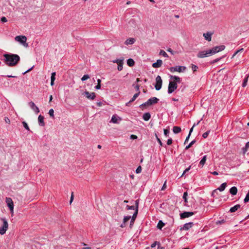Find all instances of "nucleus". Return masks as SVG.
Listing matches in <instances>:
<instances>
[{"label": "nucleus", "instance_id": "f257e3e1", "mask_svg": "<svg viewBox=\"0 0 249 249\" xmlns=\"http://www.w3.org/2000/svg\"><path fill=\"white\" fill-rule=\"evenodd\" d=\"M4 62L10 67L16 66L20 60V57L16 54L5 53L3 54Z\"/></svg>", "mask_w": 249, "mask_h": 249}, {"label": "nucleus", "instance_id": "f03ea898", "mask_svg": "<svg viewBox=\"0 0 249 249\" xmlns=\"http://www.w3.org/2000/svg\"><path fill=\"white\" fill-rule=\"evenodd\" d=\"M15 39L16 41L19 42L25 47H28V44L26 43L27 37L25 36H16Z\"/></svg>", "mask_w": 249, "mask_h": 249}, {"label": "nucleus", "instance_id": "7ed1b4c3", "mask_svg": "<svg viewBox=\"0 0 249 249\" xmlns=\"http://www.w3.org/2000/svg\"><path fill=\"white\" fill-rule=\"evenodd\" d=\"M225 49V46L224 45H220L217 46H215L212 48L211 49H209L211 55L214 54L216 53H217L219 52L223 51Z\"/></svg>", "mask_w": 249, "mask_h": 249}, {"label": "nucleus", "instance_id": "20e7f679", "mask_svg": "<svg viewBox=\"0 0 249 249\" xmlns=\"http://www.w3.org/2000/svg\"><path fill=\"white\" fill-rule=\"evenodd\" d=\"M186 68L185 66H176L169 68V70L172 72H182L185 71Z\"/></svg>", "mask_w": 249, "mask_h": 249}, {"label": "nucleus", "instance_id": "39448f33", "mask_svg": "<svg viewBox=\"0 0 249 249\" xmlns=\"http://www.w3.org/2000/svg\"><path fill=\"white\" fill-rule=\"evenodd\" d=\"M135 204L136 205V211L133 213L132 217H131V221L130 223V227L131 228L134 224L135 219L137 217L138 213V206H139V200H137L135 201Z\"/></svg>", "mask_w": 249, "mask_h": 249}, {"label": "nucleus", "instance_id": "423d86ee", "mask_svg": "<svg viewBox=\"0 0 249 249\" xmlns=\"http://www.w3.org/2000/svg\"><path fill=\"white\" fill-rule=\"evenodd\" d=\"M3 222V225L0 228V234L3 235L6 231L8 228V224L5 218H1Z\"/></svg>", "mask_w": 249, "mask_h": 249}, {"label": "nucleus", "instance_id": "0eeeda50", "mask_svg": "<svg viewBox=\"0 0 249 249\" xmlns=\"http://www.w3.org/2000/svg\"><path fill=\"white\" fill-rule=\"evenodd\" d=\"M5 202L7 206L9 208L10 213L12 216L14 214V203L13 200L10 197H6Z\"/></svg>", "mask_w": 249, "mask_h": 249}, {"label": "nucleus", "instance_id": "6e6552de", "mask_svg": "<svg viewBox=\"0 0 249 249\" xmlns=\"http://www.w3.org/2000/svg\"><path fill=\"white\" fill-rule=\"evenodd\" d=\"M178 88L177 83L175 81H170L168 86V93L171 94Z\"/></svg>", "mask_w": 249, "mask_h": 249}, {"label": "nucleus", "instance_id": "1a4fd4ad", "mask_svg": "<svg viewBox=\"0 0 249 249\" xmlns=\"http://www.w3.org/2000/svg\"><path fill=\"white\" fill-rule=\"evenodd\" d=\"M158 101H159V99H158L157 98L152 97V98H151L149 99H148L147 100V101L145 103L141 105L140 107H142L143 106H150L152 104H156V103H158Z\"/></svg>", "mask_w": 249, "mask_h": 249}, {"label": "nucleus", "instance_id": "9d476101", "mask_svg": "<svg viewBox=\"0 0 249 249\" xmlns=\"http://www.w3.org/2000/svg\"><path fill=\"white\" fill-rule=\"evenodd\" d=\"M156 85H155V88L157 90H159L162 86V81L161 78V77L159 75H158L156 78Z\"/></svg>", "mask_w": 249, "mask_h": 249}, {"label": "nucleus", "instance_id": "9b49d317", "mask_svg": "<svg viewBox=\"0 0 249 249\" xmlns=\"http://www.w3.org/2000/svg\"><path fill=\"white\" fill-rule=\"evenodd\" d=\"M210 55H211L209 50L200 51L197 54V57L198 58H204Z\"/></svg>", "mask_w": 249, "mask_h": 249}, {"label": "nucleus", "instance_id": "f8f14e48", "mask_svg": "<svg viewBox=\"0 0 249 249\" xmlns=\"http://www.w3.org/2000/svg\"><path fill=\"white\" fill-rule=\"evenodd\" d=\"M28 105L36 114H38L39 112V109L38 107L35 105V104L33 102L31 101L29 102Z\"/></svg>", "mask_w": 249, "mask_h": 249}, {"label": "nucleus", "instance_id": "ddd939ff", "mask_svg": "<svg viewBox=\"0 0 249 249\" xmlns=\"http://www.w3.org/2000/svg\"><path fill=\"white\" fill-rule=\"evenodd\" d=\"M194 214V213L193 212H184L180 214V217L181 219H184L192 216Z\"/></svg>", "mask_w": 249, "mask_h": 249}, {"label": "nucleus", "instance_id": "4468645a", "mask_svg": "<svg viewBox=\"0 0 249 249\" xmlns=\"http://www.w3.org/2000/svg\"><path fill=\"white\" fill-rule=\"evenodd\" d=\"M87 98L93 100L95 98V94L94 92H89V91H85L84 93Z\"/></svg>", "mask_w": 249, "mask_h": 249}, {"label": "nucleus", "instance_id": "2eb2a0df", "mask_svg": "<svg viewBox=\"0 0 249 249\" xmlns=\"http://www.w3.org/2000/svg\"><path fill=\"white\" fill-rule=\"evenodd\" d=\"M193 225V222H189L185 223L182 228H181V230L187 231L190 229Z\"/></svg>", "mask_w": 249, "mask_h": 249}, {"label": "nucleus", "instance_id": "dca6fc26", "mask_svg": "<svg viewBox=\"0 0 249 249\" xmlns=\"http://www.w3.org/2000/svg\"><path fill=\"white\" fill-rule=\"evenodd\" d=\"M212 35H213V33H210V32H207L206 33H204L203 36L206 40H207L208 41H210L212 40Z\"/></svg>", "mask_w": 249, "mask_h": 249}, {"label": "nucleus", "instance_id": "f3484780", "mask_svg": "<svg viewBox=\"0 0 249 249\" xmlns=\"http://www.w3.org/2000/svg\"><path fill=\"white\" fill-rule=\"evenodd\" d=\"M121 118L114 115L112 116L111 122L113 123L117 124L119 123V121H121Z\"/></svg>", "mask_w": 249, "mask_h": 249}, {"label": "nucleus", "instance_id": "a211bd4d", "mask_svg": "<svg viewBox=\"0 0 249 249\" xmlns=\"http://www.w3.org/2000/svg\"><path fill=\"white\" fill-rule=\"evenodd\" d=\"M162 64V61L160 59H158L157 60L156 62H155L152 64V67L155 68H158L161 67Z\"/></svg>", "mask_w": 249, "mask_h": 249}, {"label": "nucleus", "instance_id": "6ab92c4d", "mask_svg": "<svg viewBox=\"0 0 249 249\" xmlns=\"http://www.w3.org/2000/svg\"><path fill=\"white\" fill-rule=\"evenodd\" d=\"M38 124L41 126H44L45 125V123L44 122V117L41 115H39L38 117Z\"/></svg>", "mask_w": 249, "mask_h": 249}, {"label": "nucleus", "instance_id": "aec40b11", "mask_svg": "<svg viewBox=\"0 0 249 249\" xmlns=\"http://www.w3.org/2000/svg\"><path fill=\"white\" fill-rule=\"evenodd\" d=\"M135 42V39L134 38H129L126 39L124 42L125 45H132Z\"/></svg>", "mask_w": 249, "mask_h": 249}, {"label": "nucleus", "instance_id": "412c9836", "mask_svg": "<svg viewBox=\"0 0 249 249\" xmlns=\"http://www.w3.org/2000/svg\"><path fill=\"white\" fill-rule=\"evenodd\" d=\"M150 117L151 115L149 112L144 113L142 116V119L145 121H148L150 119Z\"/></svg>", "mask_w": 249, "mask_h": 249}, {"label": "nucleus", "instance_id": "4be33fe9", "mask_svg": "<svg viewBox=\"0 0 249 249\" xmlns=\"http://www.w3.org/2000/svg\"><path fill=\"white\" fill-rule=\"evenodd\" d=\"M240 208V205L239 204H237L233 207H232L230 208V212L231 213L235 212L238 210V209Z\"/></svg>", "mask_w": 249, "mask_h": 249}, {"label": "nucleus", "instance_id": "5701e85b", "mask_svg": "<svg viewBox=\"0 0 249 249\" xmlns=\"http://www.w3.org/2000/svg\"><path fill=\"white\" fill-rule=\"evenodd\" d=\"M230 193L232 195H235L237 193V188L235 186L232 187L230 190Z\"/></svg>", "mask_w": 249, "mask_h": 249}, {"label": "nucleus", "instance_id": "b1692460", "mask_svg": "<svg viewBox=\"0 0 249 249\" xmlns=\"http://www.w3.org/2000/svg\"><path fill=\"white\" fill-rule=\"evenodd\" d=\"M55 75L56 73L55 72H53L51 74V85L53 86L54 85V81L55 79Z\"/></svg>", "mask_w": 249, "mask_h": 249}, {"label": "nucleus", "instance_id": "393cba45", "mask_svg": "<svg viewBox=\"0 0 249 249\" xmlns=\"http://www.w3.org/2000/svg\"><path fill=\"white\" fill-rule=\"evenodd\" d=\"M124 57H121L120 58H118V59H116L113 60L112 61V62L113 63H117V64H119L121 63H122V62H124Z\"/></svg>", "mask_w": 249, "mask_h": 249}, {"label": "nucleus", "instance_id": "a878e982", "mask_svg": "<svg viewBox=\"0 0 249 249\" xmlns=\"http://www.w3.org/2000/svg\"><path fill=\"white\" fill-rule=\"evenodd\" d=\"M127 64L130 67H132L135 64V62L133 59L129 58L127 60Z\"/></svg>", "mask_w": 249, "mask_h": 249}, {"label": "nucleus", "instance_id": "bb28decb", "mask_svg": "<svg viewBox=\"0 0 249 249\" xmlns=\"http://www.w3.org/2000/svg\"><path fill=\"white\" fill-rule=\"evenodd\" d=\"M226 186H227L226 183H223L222 184H221L220 187L217 189V190H218L220 192L223 191L225 190V189L226 188Z\"/></svg>", "mask_w": 249, "mask_h": 249}, {"label": "nucleus", "instance_id": "cd10ccee", "mask_svg": "<svg viewBox=\"0 0 249 249\" xmlns=\"http://www.w3.org/2000/svg\"><path fill=\"white\" fill-rule=\"evenodd\" d=\"M173 131L174 133L178 134L181 131V128L179 126H174Z\"/></svg>", "mask_w": 249, "mask_h": 249}, {"label": "nucleus", "instance_id": "c85d7f7f", "mask_svg": "<svg viewBox=\"0 0 249 249\" xmlns=\"http://www.w3.org/2000/svg\"><path fill=\"white\" fill-rule=\"evenodd\" d=\"M207 159V156L205 155L203 156L202 159L199 162V164L202 166H203L205 164L206 160Z\"/></svg>", "mask_w": 249, "mask_h": 249}, {"label": "nucleus", "instance_id": "c756f323", "mask_svg": "<svg viewBox=\"0 0 249 249\" xmlns=\"http://www.w3.org/2000/svg\"><path fill=\"white\" fill-rule=\"evenodd\" d=\"M171 78L176 81V82L179 83L181 81V79L177 76H171Z\"/></svg>", "mask_w": 249, "mask_h": 249}, {"label": "nucleus", "instance_id": "7c9ffc66", "mask_svg": "<svg viewBox=\"0 0 249 249\" xmlns=\"http://www.w3.org/2000/svg\"><path fill=\"white\" fill-rule=\"evenodd\" d=\"M140 91H139L137 93H135L133 95L132 99L130 100V102H133V101H134L136 99V98L138 97V96L140 95Z\"/></svg>", "mask_w": 249, "mask_h": 249}, {"label": "nucleus", "instance_id": "2f4dec72", "mask_svg": "<svg viewBox=\"0 0 249 249\" xmlns=\"http://www.w3.org/2000/svg\"><path fill=\"white\" fill-rule=\"evenodd\" d=\"M248 78H249V76H247L244 79V81H243V83L242 84V86L243 87H245L247 86V82H248Z\"/></svg>", "mask_w": 249, "mask_h": 249}, {"label": "nucleus", "instance_id": "473e14b6", "mask_svg": "<svg viewBox=\"0 0 249 249\" xmlns=\"http://www.w3.org/2000/svg\"><path fill=\"white\" fill-rule=\"evenodd\" d=\"M48 114L52 118H54V110L53 108H51L49 110Z\"/></svg>", "mask_w": 249, "mask_h": 249}, {"label": "nucleus", "instance_id": "72a5a7b5", "mask_svg": "<svg viewBox=\"0 0 249 249\" xmlns=\"http://www.w3.org/2000/svg\"><path fill=\"white\" fill-rule=\"evenodd\" d=\"M160 54L163 55L165 57H168V55L163 50H160Z\"/></svg>", "mask_w": 249, "mask_h": 249}, {"label": "nucleus", "instance_id": "f704fd0d", "mask_svg": "<svg viewBox=\"0 0 249 249\" xmlns=\"http://www.w3.org/2000/svg\"><path fill=\"white\" fill-rule=\"evenodd\" d=\"M22 124H23V125L24 126V127L28 131H30V128H29V127L27 124V123L24 121H23L22 122Z\"/></svg>", "mask_w": 249, "mask_h": 249}, {"label": "nucleus", "instance_id": "c9c22d12", "mask_svg": "<svg viewBox=\"0 0 249 249\" xmlns=\"http://www.w3.org/2000/svg\"><path fill=\"white\" fill-rule=\"evenodd\" d=\"M164 225V224L161 221H160L158 224V226H157V227L160 229H161Z\"/></svg>", "mask_w": 249, "mask_h": 249}, {"label": "nucleus", "instance_id": "e433bc0d", "mask_svg": "<svg viewBox=\"0 0 249 249\" xmlns=\"http://www.w3.org/2000/svg\"><path fill=\"white\" fill-rule=\"evenodd\" d=\"M196 142L195 140L192 141L188 145H187L185 147V149H188L190 148L193 144H194Z\"/></svg>", "mask_w": 249, "mask_h": 249}, {"label": "nucleus", "instance_id": "4c0bfd02", "mask_svg": "<svg viewBox=\"0 0 249 249\" xmlns=\"http://www.w3.org/2000/svg\"><path fill=\"white\" fill-rule=\"evenodd\" d=\"M131 218V216H125L123 219L124 223H126Z\"/></svg>", "mask_w": 249, "mask_h": 249}, {"label": "nucleus", "instance_id": "58836bf2", "mask_svg": "<svg viewBox=\"0 0 249 249\" xmlns=\"http://www.w3.org/2000/svg\"><path fill=\"white\" fill-rule=\"evenodd\" d=\"M244 50L243 48H241L237 51H236L235 53L232 55L231 58H233L237 54H238L240 52H243Z\"/></svg>", "mask_w": 249, "mask_h": 249}, {"label": "nucleus", "instance_id": "ea45409f", "mask_svg": "<svg viewBox=\"0 0 249 249\" xmlns=\"http://www.w3.org/2000/svg\"><path fill=\"white\" fill-rule=\"evenodd\" d=\"M244 203H246L249 201V192L246 195L245 198L244 200Z\"/></svg>", "mask_w": 249, "mask_h": 249}, {"label": "nucleus", "instance_id": "a19ab883", "mask_svg": "<svg viewBox=\"0 0 249 249\" xmlns=\"http://www.w3.org/2000/svg\"><path fill=\"white\" fill-rule=\"evenodd\" d=\"M124 62H122V63H121L119 64H118V67L117 69L118 71H121L123 69V66Z\"/></svg>", "mask_w": 249, "mask_h": 249}, {"label": "nucleus", "instance_id": "79ce46f5", "mask_svg": "<svg viewBox=\"0 0 249 249\" xmlns=\"http://www.w3.org/2000/svg\"><path fill=\"white\" fill-rule=\"evenodd\" d=\"M187 195H188V194H187V192H184L183 194V199H184V202L186 203L187 202Z\"/></svg>", "mask_w": 249, "mask_h": 249}, {"label": "nucleus", "instance_id": "37998d69", "mask_svg": "<svg viewBox=\"0 0 249 249\" xmlns=\"http://www.w3.org/2000/svg\"><path fill=\"white\" fill-rule=\"evenodd\" d=\"M89 78V75L88 74H85L83 75V77L81 78V80L83 81L88 79Z\"/></svg>", "mask_w": 249, "mask_h": 249}, {"label": "nucleus", "instance_id": "c03bdc74", "mask_svg": "<svg viewBox=\"0 0 249 249\" xmlns=\"http://www.w3.org/2000/svg\"><path fill=\"white\" fill-rule=\"evenodd\" d=\"M126 208L128 210H135V209L136 210V206H134L127 205Z\"/></svg>", "mask_w": 249, "mask_h": 249}, {"label": "nucleus", "instance_id": "a18cd8bd", "mask_svg": "<svg viewBox=\"0 0 249 249\" xmlns=\"http://www.w3.org/2000/svg\"><path fill=\"white\" fill-rule=\"evenodd\" d=\"M197 69H198V67L196 65H194V64L192 65V69L194 71H196Z\"/></svg>", "mask_w": 249, "mask_h": 249}, {"label": "nucleus", "instance_id": "49530a36", "mask_svg": "<svg viewBox=\"0 0 249 249\" xmlns=\"http://www.w3.org/2000/svg\"><path fill=\"white\" fill-rule=\"evenodd\" d=\"M209 133H210V131H208L205 132L204 133H203L202 135L203 137L204 138H206L208 137Z\"/></svg>", "mask_w": 249, "mask_h": 249}, {"label": "nucleus", "instance_id": "de8ad7c7", "mask_svg": "<svg viewBox=\"0 0 249 249\" xmlns=\"http://www.w3.org/2000/svg\"><path fill=\"white\" fill-rule=\"evenodd\" d=\"M191 169V166H189L187 168H186L183 172L182 175L181 177H182L186 173L188 172Z\"/></svg>", "mask_w": 249, "mask_h": 249}, {"label": "nucleus", "instance_id": "09e8293b", "mask_svg": "<svg viewBox=\"0 0 249 249\" xmlns=\"http://www.w3.org/2000/svg\"><path fill=\"white\" fill-rule=\"evenodd\" d=\"M142 171V167L141 166H139L136 169V172L137 173H140Z\"/></svg>", "mask_w": 249, "mask_h": 249}, {"label": "nucleus", "instance_id": "8fccbe9b", "mask_svg": "<svg viewBox=\"0 0 249 249\" xmlns=\"http://www.w3.org/2000/svg\"><path fill=\"white\" fill-rule=\"evenodd\" d=\"M156 138H157V141L160 144V146H162V143L161 140H160V139H159L158 138V137L157 136V135H156Z\"/></svg>", "mask_w": 249, "mask_h": 249}, {"label": "nucleus", "instance_id": "3c124183", "mask_svg": "<svg viewBox=\"0 0 249 249\" xmlns=\"http://www.w3.org/2000/svg\"><path fill=\"white\" fill-rule=\"evenodd\" d=\"M169 133V130L168 129H164V134L167 137Z\"/></svg>", "mask_w": 249, "mask_h": 249}, {"label": "nucleus", "instance_id": "603ef678", "mask_svg": "<svg viewBox=\"0 0 249 249\" xmlns=\"http://www.w3.org/2000/svg\"><path fill=\"white\" fill-rule=\"evenodd\" d=\"M221 58H218L215 59L211 62V63L213 64V63L217 62L221 59Z\"/></svg>", "mask_w": 249, "mask_h": 249}, {"label": "nucleus", "instance_id": "864d4df0", "mask_svg": "<svg viewBox=\"0 0 249 249\" xmlns=\"http://www.w3.org/2000/svg\"><path fill=\"white\" fill-rule=\"evenodd\" d=\"M172 143V139L171 138L167 140V144L168 145H171Z\"/></svg>", "mask_w": 249, "mask_h": 249}, {"label": "nucleus", "instance_id": "5fc2aeb1", "mask_svg": "<svg viewBox=\"0 0 249 249\" xmlns=\"http://www.w3.org/2000/svg\"><path fill=\"white\" fill-rule=\"evenodd\" d=\"M166 181H165L161 188V190H164V189H165L166 188Z\"/></svg>", "mask_w": 249, "mask_h": 249}, {"label": "nucleus", "instance_id": "6e6d98bb", "mask_svg": "<svg viewBox=\"0 0 249 249\" xmlns=\"http://www.w3.org/2000/svg\"><path fill=\"white\" fill-rule=\"evenodd\" d=\"M34 66H32L31 68H30L29 69H28V70H27L26 71L24 72L23 74H25L26 73L29 72V71H30L34 68Z\"/></svg>", "mask_w": 249, "mask_h": 249}, {"label": "nucleus", "instance_id": "4d7b16f0", "mask_svg": "<svg viewBox=\"0 0 249 249\" xmlns=\"http://www.w3.org/2000/svg\"><path fill=\"white\" fill-rule=\"evenodd\" d=\"M34 66H32L31 68H30L29 69H28V70H27L26 71L24 72L23 74H25L26 73L29 72V71H30L34 68Z\"/></svg>", "mask_w": 249, "mask_h": 249}, {"label": "nucleus", "instance_id": "13d9d810", "mask_svg": "<svg viewBox=\"0 0 249 249\" xmlns=\"http://www.w3.org/2000/svg\"><path fill=\"white\" fill-rule=\"evenodd\" d=\"M34 66H32L31 68H30L29 69H28V70H27L26 71L24 72L23 74H25L26 73L29 72V71H30L34 68Z\"/></svg>", "mask_w": 249, "mask_h": 249}, {"label": "nucleus", "instance_id": "bf43d9fd", "mask_svg": "<svg viewBox=\"0 0 249 249\" xmlns=\"http://www.w3.org/2000/svg\"><path fill=\"white\" fill-rule=\"evenodd\" d=\"M167 52L170 53L172 54H174V52L172 50L171 48H168L167 50Z\"/></svg>", "mask_w": 249, "mask_h": 249}, {"label": "nucleus", "instance_id": "052dcab7", "mask_svg": "<svg viewBox=\"0 0 249 249\" xmlns=\"http://www.w3.org/2000/svg\"><path fill=\"white\" fill-rule=\"evenodd\" d=\"M1 21L2 22H6L7 20L6 18L5 17H2L1 18Z\"/></svg>", "mask_w": 249, "mask_h": 249}, {"label": "nucleus", "instance_id": "680f3d73", "mask_svg": "<svg viewBox=\"0 0 249 249\" xmlns=\"http://www.w3.org/2000/svg\"><path fill=\"white\" fill-rule=\"evenodd\" d=\"M5 122L7 124H10V119L7 117H5L4 119Z\"/></svg>", "mask_w": 249, "mask_h": 249}, {"label": "nucleus", "instance_id": "e2e57ef3", "mask_svg": "<svg viewBox=\"0 0 249 249\" xmlns=\"http://www.w3.org/2000/svg\"><path fill=\"white\" fill-rule=\"evenodd\" d=\"M130 138L131 139H133V140L136 139H137V136L136 135H131L130 136Z\"/></svg>", "mask_w": 249, "mask_h": 249}, {"label": "nucleus", "instance_id": "0e129e2a", "mask_svg": "<svg viewBox=\"0 0 249 249\" xmlns=\"http://www.w3.org/2000/svg\"><path fill=\"white\" fill-rule=\"evenodd\" d=\"M135 88L138 91V92L140 91V86L139 85H136L135 86Z\"/></svg>", "mask_w": 249, "mask_h": 249}, {"label": "nucleus", "instance_id": "69168bd1", "mask_svg": "<svg viewBox=\"0 0 249 249\" xmlns=\"http://www.w3.org/2000/svg\"><path fill=\"white\" fill-rule=\"evenodd\" d=\"M95 88L97 89H101V84H97V85L95 87Z\"/></svg>", "mask_w": 249, "mask_h": 249}, {"label": "nucleus", "instance_id": "338daca9", "mask_svg": "<svg viewBox=\"0 0 249 249\" xmlns=\"http://www.w3.org/2000/svg\"><path fill=\"white\" fill-rule=\"evenodd\" d=\"M73 193H72L71 195V197L70 201V204L71 203L72 201H73Z\"/></svg>", "mask_w": 249, "mask_h": 249}, {"label": "nucleus", "instance_id": "774afa93", "mask_svg": "<svg viewBox=\"0 0 249 249\" xmlns=\"http://www.w3.org/2000/svg\"><path fill=\"white\" fill-rule=\"evenodd\" d=\"M211 174L214 176H216V175H218V173L216 171L212 172H211Z\"/></svg>", "mask_w": 249, "mask_h": 249}]
</instances>
